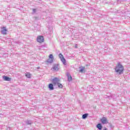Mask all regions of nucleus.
<instances>
[{"label": "nucleus", "instance_id": "f257e3e1", "mask_svg": "<svg viewBox=\"0 0 130 130\" xmlns=\"http://www.w3.org/2000/svg\"><path fill=\"white\" fill-rule=\"evenodd\" d=\"M124 70V69H123V66L121 65L120 62L118 63L117 66L115 68L116 73L118 75H122Z\"/></svg>", "mask_w": 130, "mask_h": 130}, {"label": "nucleus", "instance_id": "f03ea898", "mask_svg": "<svg viewBox=\"0 0 130 130\" xmlns=\"http://www.w3.org/2000/svg\"><path fill=\"white\" fill-rule=\"evenodd\" d=\"M59 57L64 66H67V61L61 53L59 54Z\"/></svg>", "mask_w": 130, "mask_h": 130}, {"label": "nucleus", "instance_id": "7ed1b4c3", "mask_svg": "<svg viewBox=\"0 0 130 130\" xmlns=\"http://www.w3.org/2000/svg\"><path fill=\"white\" fill-rule=\"evenodd\" d=\"M53 59H54L53 55L51 54L49 56V59L47 60V62H48V63H52V62H53Z\"/></svg>", "mask_w": 130, "mask_h": 130}, {"label": "nucleus", "instance_id": "20e7f679", "mask_svg": "<svg viewBox=\"0 0 130 130\" xmlns=\"http://www.w3.org/2000/svg\"><path fill=\"white\" fill-rule=\"evenodd\" d=\"M101 121L103 124H106L109 123L108 120H107V118H106L105 117H104L101 119Z\"/></svg>", "mask_w": 130, "mask_h": 130}, {"label": "nucleus", "instance_id": "39448f33", "mask_svg": "<svg viewBox=\"0 0 130 130\" xmlns=\"http://www.w3.org/2000/svg\"><path fill=\"white\" fill-rule=\"evenodd\" d=\"M59 79L57 78H54L52 79V82L53 84V85H57L58 83H59Z\"/></svg>", "mask_w": 130, "mask_h": 130}, {"label": "nucleus", "instance_id": "423d86ee", "mask_svg": "<svg viewBox=\"0 0 130 130\" xmlns=\"http://www.w3.org/2000/svg\"><path fill=\"white\" fill-rule=\"evenodd\" d=\"M38 42H39L40 43H42L43 41H44V38H43V36H39L37 38Z\"/></svg>", "mask_w": 130, "mask_h": 130}, {"label": "nucleus", "instance_id": "0eeeda50", "mask_svg": "<svg viewBox=\"0 0 130 130\" xmlns=\"http://www.w3.org/2000/svg\"><path fill=\"white\" fill-rule=\"evenodd\" d=\"M51 70L55 72V71H58L59 70V68L58 67V64H55L53 66Z\"/></svg>", "mask_w": 130, "mask_h": 130}, {"label": "nucleus", "instance_id": "6e6552de", "mask_svg": "<svg viewBox=\"0 0 130 130\" xmlns=\"http://www.w3.org/2000/svg\"><path fill=\"white\" fill-rule=\"evenodd\" d=\"M7 32H8V29H7L6 27H3L1 28V33L3 34V35H7Z\"/></svg>", "mask_w": 130, "mask_h": 130}, {"label": "nucleus", "instance_id": "1a4fd4ad", "mask_svg": "<svg viewBox=\"0 0 130 130\" xmlns=\"http://www.w3.org/2000/svg\"><path fill=\"white\" fill-rule=\"evenodd\" d=\"M3 78L4 80V81H8V82H11L12 78H10V77H8L6 76H3Z\"/></svg>", "mask_w": 130, "mask_h": 130}, {"label": "nucleus", "instance_id": "9d476101", "mask_svg": "<svg viewBox=\"0 0 130 130\" xmlns=\"http://www.w3.org/2000/svg\"><path fill=\"white\" fill-rule=\"evenodd\" d=\"M49 90H54V87H53V84L52 83H50L48 86Z\"/></svg>", "mask_w": 130, "mask_h": 130}, {"label": "nucleus", "instance_id": "9b49d317", "mask_svg": "<svg viewBox=\"0 0 130 130\" xmlns=\"http://www.w3.org/2000/svg\"><path fill=\"white\" fill-rule=\"evenodd\" d=\"M67 77L68 78V81L69 82H71L73 80V78L72 77V76H71L70 74H67Z\"/></svg>", "mask_w": 130, "mask_h": 130}, {"label": "nucleus", "instance_id": "f8f14e48", "mask_svg": "<svg viewBox=\"0 0 130 130\" xmlns=\"http://www.w3.org/2000/svg\"><path fill=\"white\" fill-rule=\"evenodd\" d=\"M79 69H80V70L79 71L80 73H83V72H84V71H85V67H80Z\"/></svg>", "mask_w": 130, "mask_h": 130}, {"label": "nucleus", "instance_id": "ddd939ff", "mask_svg": "<svg viewBox=\"0 0 130 130\" xmlns=\"http://www.w3.org/2000/svg\"><path fill=\"white\" fill-rule=\"evenodd\" d=\"M25 77L28 79H30V78H31V74L29 73H25Z\"/></svg>", "mask_w": 130, "mask_h": 130}, {"label": "nucleus", "instance_id": "4468645a", "mask_svg": "<svg viewBox=\"0 0 130 130\" xmlns=\"http://www.w3.org/2000/svg\"><path fill=\"white\" fill-rule=\"evenodd\" d=\"M96 127H97V128H98L100 130L102 129V125H101V124H98L96 125Z\"/></svg>", "mask_w": 130, "mask_h": 130}, {"label": "nucleus", "instance_id": "2eb2a0df", "mask_svg": "<svg viewBox=\"0 0 130 130\" xmlns=\"http://www.w3.org/2000/svg\"><path fill=\"white\" fill-rule=\"evenodd\" d=\"M88 114H84L82 115V118L83 119H86V118H87V117H88Z\"/></svg>", "mask_w": 130, "mask_h": 130}, {"label": "nucleus", "instance_id": "dca6fc26", "mask_svg": "<svg viewBox=\"0 0 130 130\" xmlns=\"http://www.w3.org/2000/svg\"><path fill=\"white\" fill-rule=\"evenodd\" d=\"M57 85L58 88H60L61 89L63 88V86L62 85V84H61V83H59V82Z\"/></svg>", "mask_w": 130, "mask_h": 130}, {"label": "nucleus", "instance_id": "f3484780", "mask_svg": "<svg viewBox=\"0 0 130 130\" xmlns=\"http://www.w3.org/2000/svg\"><path fill=\"white\" fill-rule=\"evenodd\" d=\"M26 123L27 124H28V125H30L32 124V121L27 120V121H26Z\"/></svg>", "mask_w": 130, "mask_h": 130}, {"label": "nucleus", "instance_id": "a211bd4d", "mask_svg": "<svg viewBox=\"0 0 130 130\" xmlns=\"http://www.w3.org/2000/svg\"><path fill=\"white\" fill-rule=\"evenodd\" d=\"M33 12L34 13H35V12H36V9H33Z\"/></svg>", "mask_w": 130, "mask_h": 130}, {"label": "nucleus", "instance_id": "6ab92c4d", "mask_svg": "<svg viewBox=\"0 0 130 130\" xmlns=\"http://www.w3.org/2000/svg\"><path fill=\"white\" fill-rule=\"evenodd\" d=\"M77 45H75V48H77Z\"/></svg>", "mask_w": 130, "mask_h": 130}, {"label": "nucleus", "instance_id": "aec40b11", "mask_svg": "<svg viewBox=\"0 0 130 130\" xmlns=\"http://www.w3.org/2000/svg\"><path fill=\"white\" fill-rule=\"evenodd\" d=\"M39 69H40V68L39 67L37 68L38 70H39Z\"/></svg>", "mask_w": 130, "mask_h": 130}, {"label": "nucleus", "instance_id": "412c9836", "mask_svg": "<svg viewBox=\"0 0 130 130\" xmlns=\"http://www.w3.org/2000/svg\"><path fill=\"white\" fill-rule=\"evenodd\" d=\"M110 126H111V127L112 126V125H111V124L110 125Z\"/></svg>", "mask_w": 130, "mask_h": 130}]
</instances>
